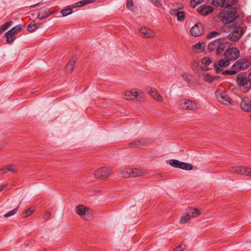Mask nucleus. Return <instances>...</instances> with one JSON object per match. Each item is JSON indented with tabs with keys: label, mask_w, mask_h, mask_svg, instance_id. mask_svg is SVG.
I'll return each instance as SVG.
<instances>
[{
	"label": "nucleus",
	"mask_w": 251,
	"mask_h": 251,
	"mask_svg": "<svg viewBox=\"0 0 251 251\" xmlns=\"http://www.w3.org/2000/svg\"><path fill=\"white\" fill-rule=\"evenodd\" d=\"M236 81L238 86L246 89V91H249L251 88V82L248 76H247L244 73L239 74L236 78Z\"/></svg>",
	"instance_id": "nucleus-1"
},
{
	"label": "nucleus",
	"mask_w": 251,
	"mask_h": 251,
	"mask_svg": "<svg viewBox=\"0 0 251 251\" xmlns=\"http://www.w3.org/2000/svg\"><path fill=\"white\" fill-rule=\"evenodd\" d=\"M237 17V13L235 9L228 10L223 17V21L225 23V27H228L234 26L233 22L236 20Z\"/></svg>",
	"instance_id": "nucleus-2"
},
{
	"label": "nucleus",
	"mask_w": 251,
	"mask_h": 251,
	"mask_svg": "<svg viewBox=\"0 0 251 251\" xmlns=\"http://www.w3.org/2000/svg\"><path fill=\"white\" fill-rule=\"evenodd\" d=\"M224 56L226 60L234 61L239 57L240 51L237 48L229 47L225 51Z\"/></svg>",
	"instance_id": "nucleus-3"
},
{
	"label": "nucleus",
	"mask_w": 251,
	"mask_h": 251,
	"mask_svg": "<svg viewBox=\"0 0 251 251\" xmlns=\"http://www.w3.org/2000/svg\"><path fill=\"white\" fill-rule=\"evenodd\" d=\"M250 66V62L247 58H242L237 60L232 66V69L237 72L246 70Z\"/></svg>",
	"instance_id": "nucleus-4"
},
{
	"label": "nucleus",
	"mask_w": 251,
	"mask_h": 251,
	"mask_svg": "<svg viewBox=\"0 0 251 251\" xmlns=\"http://www.w3.org/2000/svg\"><path fill=\"white\" fill-rule=\"evenodd\" d=\"M234 27H233V30L228 34V38L230 41L236 42L241 38L243 34V30L241 26Z\"/></svg>",
	"instance_id": "nucleus-5"
},
{
	"label": "nucleus",
	"mask_w": 251,
	"mask_h": 251,
	"mask_svg": "<svg viewBox=\"0 0 251 251\" xmlns=\"http://www.w3.org/2000/svg\"><path fill=\"white\" fill-rule=\"evenodd\" d=\"M111 173L112 171L110 168L102 167L96 171L95 176L97 179H103L108 177Z\"/></svg>",
	"instance_id": "nucleus-6"
},
{
	"label": "nucleus",
	"mask_w": 251,
	"mask_h": 251,
	"mask_svg": "<svg viewBox=\"0 0 251 251\" xmlns=\"http://www.w3.org/2000/svg\"><path fill=\"white\" fill-rule=\"evenodd\" d=\"M230 45L229 42L226 41L225 39L220 38L219 45L217 48L216 54L220 56L224 55L225 51L229 48Z\"/></svg>",
	"instance_id": "nucleus-7"
},
{
	"label": "nucleus",
	"mask_w": 251,
	"mask_h": 251,
	"mask_svg": "<svg viewBox=\"0 0 251 251\" xmlns=\"http://www.w3.org/2000/svg\"><path fill=\"white\" fill-rule=\"evenodd\" d=\"M231 173H236L247 176H251V169L244 167L234 166L229 169Z\"/></svg>",
	"instance_id": "nucleus-8"
},
{
	"label": "nucleus",
	"mask_w": 251,
	"mask_h": 251,
	"mask_svg": "<svg viewBox=\"0 0 251 251\" xmlns=\"http://www.w3.org/2000/svg\"><path fill=\"white\" fill-rule=\"evenodd\" d=\"M190 32L192 35L199 37L203 33L204 27L201 23H197L191 27Z\"/></svg>",
	"instance_id": "nucleus-9"
},
{
	"label": "nucleus",
	"mask_w": 251,
	"mask_h": 251,
	"mask_svg": "<svg viewBox=\"0 0 251 251\" xmlns=\"http://www.w3.org/2000/svg\"><path fill=\"white\" fill-rule=\"evenodd\" d=\"M216 97L218 101L220 102L226 104H232L231 100L229 97L226 92H223L221 94H218L217 91L216 92Z\"/></svg>",
	"instance_id": "nucleus-10"
},
{
	"label": "nucleus",
	"mask_w": 251,
	"mask_h": 251,
	"mask_svg": "<svg viewBox=\"0 0 251 251\" xmlns=\"http://www.w3.org/2000/svg\"><path fill=\"white\" fill-rule=\"evenodd\" d=\"M178 104L182 109L188 110H194L195 109L194 106L196 105L193 103L192 100L184 99L179 100Z\"/></svg>",
	"instance_id": "nucleus-11"
},
{
	"label": "nucleus",
	"mask_w": 251,
	"mask_h": 251,
	"mask_svg": "<svg viewBox=\"0 0 251 251\" xmlns=\"http://www.w3.org/2000/svg\"><path fill=\"white\" fill-rule=\"evenodd\" d=\"M53 13L54 12L50 9L42 7L39 10L37 18L42 20L52 15Z\"/></svg>",
	"instance_id": "nucleus-12"
},
{
	"label": "nucleus",
	"mask_w": 251,
	"mask_h": 251,
	"mask_svg": "<svg viewBox=\"0 0 251 251\" xmlns=\"http://www.w3.org/2000/svg\"><path fill=\"white\" fill-rule=\"evenodd\" d=\"M213 9L212 6L206 5H201L197 8L198 12L203 16H206L212 13Z\"/></svg>",
	"instance_id": "nucleus-13"
},
{
	"label": "nucleus",
	"mask_w": 251,
	"mask_h": 251,
	"mask_svg": "<svg viewBox=\"0 0 251 251\" xmlns=\"http://www.w3.org/2000/svg\"><path fill=\"white\" fill-rule=\"evenodd\" d=\"M241 109L245 111L251 112V100L248 97L242 99L240 103Z\"/></svg>",
	"instance_id": "nucleus-14"
},
{
	"label": "nucleus",
	"mask_w": 251,
	"mask_h": 251,
	"mask_svg": "<svg viewBox=\"0 0 251 251\" xmlns=\"http://www.w3.org/2000/svg\"><path fill=\"white\" fill-rule=\"evenodd\" d=\"M140 33L142 37L144 38H152L154 37V33L151 29L145 27H142L139 30Z\"/></svg>",
	"instance_id": "nucleus-15"
},
{
	"label": "nucleus",
	"mask_w": 251,
	"mask_h": 251,
	"mask_svg": "<svg viewBox=\"0 0 251 251\" xmlns=\"http://www.w3.org/2000/svg\"><path fill=\"white\" fill-rule=\"evenodd\" d=\"M170 13L171 15L176 17L177 20L179 21H182L185 18V14L184 12L181 11L178 9L171 10Z\"/></svg>",
	"instance_id": "nucleus-16"
},
{
	"label": "nucleus",
	"mask_w": 251,
	"mask_h": 251,
	"mask_svg": "<svg viewBox=\"0 0 251 251\" xmlns=\"http://www.w3.org/2000/svg\"><path fill=\"white\" fill-rule=\"evenodd\" d=\"M148 143V140L146 139L141 138L135 140L128 144L129 146L133 148L141 147Z\"/></svg>",
	"instance_id": "nucleus-17"
},
{
	"label": "nucleus",
	"mask_w": 251,
	"mask_h": 251,
	"mask_svg": "<svg viewBox=\"0 0 251 251\" xmlns=\"http://www.w3.org/2000/svg\"><path fill=\"white\" fill-rule=\"evenodd\" d=\"M148 90L151 96L154 99L158 101H162L163 99L161 96L159 94V93L155 89L150 87L148 89Z\"/></svg>",
	"instance_id": "nucleus-18"
},
{
	"label": "nucleus",
	"mask_w": 251,
	"mask_h": 251,
	"mask_svg": "<svg viewBox=\"0 0 251 251\" xmlns=\"http://www.w3.org/2000/svg\"><path fill=\"white\" fill-rule=\"evenodd\" d=\"M125 99L127 100H134L138 98V92L135 90L126 91L125 94Z\"/></svg>",
	"instance_id": "nucleus-19"
},
{
	"label": "nucleus",
	"mask_w": 251,
	"mask_h": 251,
	"mask_svg": "<svg viewBox=\"0 0 251 251\" xmlns=\"http://www.w3.org/2000/svg\"><path fill=\"white\" fill-rule=\"evenodd\" d=\"M15 33L13 30L10 29L8 31H7L4 34V37L6 38V42L8 44H11L13 43L16 39V37L15 36Z\"/></svg>",
	"instance_id": "nucleus-20"
},
{
	"label": "nucleus",
	"mask_w": 251,
	"mask_h": 251,
	"mask_svg": "<svg viewBox=\"0 0 251 251\" xmlns=\"http://www.w3.org/2000/svg\"><path fill=\"white\" fill-rule=\"evenodd\" d=\"M15 33L13 30L10 29L8 31H7L4 34V37L6 38V42L8 44H11L13 43L16 39V37L15 36Z\"/></svg>",
	"instance_id": "nucleus-21"
},
{
	"label": "nucleus",
	"mask_w": 251,
	"mask_h": 251,
	"mask_svg": "<svg viewBox=\"0 0 251 251\" xmlns=\"http://www.w3.org/2000/svg\"><path fill=\"white\" fill-rule=\"evenodd\" d=\"M89 208L83 205H78L75 207V211L76 213L79 216L84 215L87 212H88Z\"/></svg>",
	"instance_id": "nucleus-22"
},
{
	"label": "nucleus",
	"mask_w": 251,
	"mask_h": 251,
	"mask_svg": "<svg viewBox=\"0 0 251 251\" xmlns=\"http://www.w3.org/2000/svg\"><path fill=\"white\" fill-rule=\"evenodd\" d=\"M219 41L220 38L209 43L207 47L208 50L209 51H212L215 50L216 52H217V48L218 45H219Z\"/></svg>",
	"instance_id": "nucleus-23"
},
{
	"label": "nucleus",
	"mask_w": 251,
	"mask_h": 251,
	"mask_svg": "<svg viewBox=\"0 0 251 251\" xmlns=\"http://www.w3.org/2000/svg\"><path fill=\"white\" fill-rule=\"evenodd\" d=\"M186 210L189 213L191 218H196L201 214L200 210L197 208L189 207Z\"/></svg>",
	"instance_id": "nucleus-24"
},
{
	"label": "nucleus",
	"mask_w": 251,
	"mask_h": 251,
	"mask_svg": "<svg viewBox=\"0 0 251 251\" xmlns=\"http://www.w3.org/2000/svg\"><path fill=\"white\" fill-rule=\"evenodd\" d=\"M75 66V60L72 59L66 65L65 70L67 72L71 73L73 71Z\"/></svg>",
	"instance_id": "nucleus-25"
},
{
	"label": "nucleus",
	"mask_w": 251,
	"mask_h": 251,
	"mask_svg": "<svg viewBox=\"0 0 251 251\" xmlns=\"http://www.w3.org/2000/svg\"><path fill=\"white\" fill-rule=\"evenodd\" d=\"M190 218V215H189V213L187 211V212L183 213L181 215L179 222L181 224H185L188 222Z\"/></svg>",
	"instance_id": "nucleus-26"
},
{
	"label": "nucleus",
	"mask_w": 251,
	"mask_h": 251,
	"mask_svg": "<svg viewBox=\"0 0 251 251\" xmlns=\"http://www.w3.org/2000/svg\"><path fill=\"white\" fill-rule=\"evenodd\" d=\"M129 171L131 173V177H136L140 176H142L144 172L142 170H140L138 169H130Z\"/></svg>",
	"instance_id": "nucleus-27"
},
{
	"label": "nucleus",
	"mask_w": 251,
	"mask_h": 251,
	"mask_svg": "<svg viewBox=\"0 0 251 251\" xmlns=\"http://www.w3.org/2000/svg\"><path fill=\"white\" fill-rule=\"evenodd\" d=\"M40 25L36 24L34 21H32L27 26V30L30 32L34 31Z\"/></svg>",
	"instance_id": "nucleus-28"
},
{
	"label": "nucleus",
	"mask_w": 251,
	"mask_h": 251,
	"mask_svg": "<svg viewBox=\"0 0 251 251\" xmlns=\"http://www.w3.org/2000/svg\"><path fill=\"white\" fill-rule=\"evenodd\" d=\"M236 2V0H224L223 2L224 8H228L234 5Z\"/></svg>",
	"instance_id": "nucleus-29"
},
{
	"label": "nucleus",
	"mask_w": 251,
	"mask_h": 251,
	"mask_svg": "<svg viewBox=\"0 0 251 251\" xmlns=\"http://www.w3.org/2000/svg\"><path fill=\"white\" fill-rule=\"evenodd\" d=\"M193 168V166L191 164L187 163L185 162H181L180 169L186 170L190 171L192 170Z\"/></svg>",
	"instance_id": "nucleus-30"
},
{
	"label": "nucleus",
	"mask_w": 251,
	"mask_h": 251,
	"mask_svg": "<svg viewBox=\"0 0 251 251\" xmlns=\"http://www.w3.org/2000/svg\"><path fill=\"white\" fill-rule=\"evenodd\" d=\"M181 161L176 159H171L170 160V164L175 168H180L181 164Z\"/></svg>",
	"instance_id": "nucleus-31"
},
{
	"label": "nucleus",
	"mask_w": 251,
	"mask_h": 251,
	"mask_svg": "<svg viewBox=\"0 0 251 251\" xmlns=\"http://www.w3.org/2000/svg\"><path fill=\"white\" fill-rule=\"evenodd\" d=\"M229 60L224 59L220 60L218 63H217V65L221 67H226L229 65Z\"/></svg>",
	"instance_id": "nucleus-32"
},
{
	"label": "nucleus",
	"mask_w": 251,
	"mask_h": 251,
	"mask_svg": "<svg viewBox=\"0 0 251 251\" xmlns=\"http://www.w3.org/2000/svg\"><path fill=\"white\" fill-rule=\"evenodd\" d=\"M218 78L217 76H212L208 74H205L204 75V80L210 83L212 82L216 78Z\"/></svg>",
	"instance_id": "nucleus-33"
},
{
	"label": "nucleus",
	"mask_w": 251,
	"mask_h": 251,
	"mask_svg": "<svg viewBox=\"0 0 251 251\" xmlns=\"http://www.w3.org/2000/svg\"><path fill=\"white\" fill-rule=\"evenodd\" d=\"M220 32L215 31H212L206 35L207 39H210L213 38L218 37L220 36Z\"/></svg>",
	"instance_id": "nucleus-34"
},
{
	"label": "nucleus",
	"mask_w": 251,
	"mask_h": 251,
	"mask_svg": "<svg viewBox=\"0 0 251 251\" xmlns=\"http://www.w3.org/2000/svg\"><path fill=\"white\" fill-rule=\"evenodd\" d=\"M73 10L71 8V7L64 9L61 10L60 13L62 15V17H65L67 16L70 14H71L73 13Z\"/></svg>",
	"instance_id": "nucleus-35"
},
{
	"label": "nucleus",
	"mask_w": 251,
	"mask_h": 251,
	"mask_svg": "<svg viewBox=\"0 0 251 251\" xmlns=\"http://www.w3.org/2000/svg\"><path fill=\"white\" fill-rule=\"evenodd\" d=\"M130 169L126 170H123L120 173L121 176L124 178H128L131 177V173L129 171Z\"/></svg>",
	"instance_id": "nucleus-36"
},
{
	"label": "nucleus",
	"mask_w": 251,
	"mask_h": 251,
	"mask_svg": "<svg viewBox=\"0 0 251 251\" xmlns=\"http://www.w3.org/2000/svg\"><path fill=\"white\" fill-rule=\"evenodd\" d=\"M34 212V210L32 209L31 208H29L27 209L26 211L23 212L22 213V215L23 217L26 218L29 216H30Z\"/></svg>",
	"instance_id": "nucleus-37"
},
{
	"label": "nucleus",
	"mask_w": 251,
	"mask_h": 251,
	"mask_svg": "<svg viewBox=\"0 0 251 251\" xmlns=\"http://www.w3.org/2000/svg\"><path fill=\"white\" fill-rule=\"evenodd\" d=\"M206 46L205 42H199L194 45V47L197 50H204Z\"/></svg>",
	"instance_id": "nucleus-38"
},
{
	"label": "nucleus",
	"mask_w": 251,
	"mask_h": 251,
	"mask_svg": "<svg viewBox=\"0 0 251 251\" xmlns=\"http://www.w3.org/2000/svg\"><path fill=\"white\" fill-rule=\"evenodd\" d=\"M204 0H190V4L192 7L195 8L197 5L201 3Z\"/></svg>",
	"instance_id": "nucleus-39"
},
{
	"label": "nucleus",
	"mask_w": 251,
	"mask_h": 251,
	"mask_svg": "<svg viewBox=\"0 0 251 251\" xmlns=\"http://www.w3.org/2000/svg\"><path fill=\"white\" fill-rule=\"evenodd\" d=\"M201 62L202 64L207 66L211 63V60L210 58L208 57H204L201 59Z\"/></svg>",
	"instance_id": "nucleus-40"
},
{
	"label": "nucleus",
	"mask_w": 251,
	"mask_h": 251,
	"mask_svg": "<svg viewBox=\"0 0 251 251\" xmlns=\"http://www.w3.org/2000/svg\"><path fill=\"white\" fill-rule=\"evenodd\" d=\"M212 4L216 7L222 6L223 7L224 0H212Z\"/></svg>",
	"instance_id": "nucleus-41"
},
{
	"label": "nucleus",
	"mask_w": 251,
	"mask_h": 251,
	"mask_svg": "<svg viewBox=\"0 0 251 251\" xmlns=\"http://www.w3.org/2000/svg\"><path fill=\"white\" fill-rule=\"evenodd\" d=\"M18 208V207H17V208H15L14 209H13L9 212H8L7 213L4 214V217L8 218V217H9L10 216H12L15 215L17 212Z\"/></svg>",
	"instance_id": "nucleus-42"
},
{
	"label": "nucleus",
	"mask_w": 251,
	"mask_h": 251,
	"mask_svg": "<svg viewBox=\"0 0 251 251\" xmlns=\"http://www.w3.org/2000/svg\"><path fill=\"white\" fill-rule=\"evenodd\" d=\"M236 70L233 69L232 70H226L222 72V74L224 75H233L237 73Z\"/></svg>",
	"instance_id": "nucleus-43"
},
{
	"label": "nucleus",
	"mask_w": 251,
	"mask_h": 251,
	"mask_svg": "<svg viewBox=\"0 0 251 251\" xmlns=\"http://www.w3.org/2000/svg\"><path fill=\"white\" fill-rule=\"evenodd\" d=\"M22 29V25H18L13 28L11 29V30H13V31H14V33L15 34L18 32H19L21 31Z\"/></svg>",
	"instance_id": "nucleus-44"
},
{
	"label": "nucleus",
	"mask_w": 251,
	"mask_h": 251,
	"mask_svg": "<svg viewBox=\"0 0 251 251\" xmlns=\"http://www.w3.org/2000/svg\"><path fill=\"white\" fill-rule=\"evenodd\" d=\"M12 23H13L12 21H10L8 22L5 23L4 24H3V25H1L2 29H3L4 30V31H5L8 28H9L11 25Z\"/></svg>",
	"instance_id": "nucleus-45"
},
{
	"label": "nucleus",
	"mask_w": 251,
	"mask_h": 251,
	"mask_svg": "<svg viewBox=\"0 0 251 251\" xmlns=\"http://www.w3.org/2000/svg\"><path fill=\"white\" fill-rule=\"evenodd\" d=\"M214 67L217 74H220L221 72H223V69L221 68V67L219 66L217 63L214 64Z\"/></svg>",
	"instance_id": "nucleus-46"
},
{
	"label": "nucleus",
	"mask_w": 251,
	"mask_h": 251,
	"mask_svg": "<svg viewBox=\"0 0 251 251\" xmlns=\"http://www.w3.org/2000/svg\"><path fill=\"white\" fill-rule=\"evenodd\" d=\"M133 6V2L132 0H127L126 3V7L130 9Z\"/></svg>",
	"instance_id": "nucleus-47"
},
{
	"label": "nucleus",
	"mask_w": 251,
	"mask_h": 251,
	"mask_svg": "<svg viewBox=\"0 0 251 251\" xmlns=\"http://www.w3.org/2000/svg\"><path fill=\"white\" fill-rule=\"evenodd\" d=\"M50 215H51V212L50 211H47L45 212V213L44 215V218L45 220H48L49 219Z\"/></svg>",
	"instance_id": "nucleus-48"
},
{
	"label": "nucleus",
	"mask_w": 251,
	"mask_h": 251,
	"mask_svg": "<svg viewBox=\"0 0 251 251\" xmlns=\"http://www.w3.org/2000/svg\"><path fill=\"white\" fill-rule=\"evenodd\" d=\"M183 79L187 82H189L190 80V76L186 74L182 75Z\"/></svg>",
	"instance_id": "nucleus-49"
},
{
	"label": "nucleus",
	"mask_w": 251,
	"mask_h": 251,
	"mask_svg": "<svg viewBox=\"0 0 251 251\" xmlns=\"http://www.w3.org/2000/svg\"><path fill=\"white\" fill-rule=\"evenodd\" d=\"M6 167L8 172L11 171L14 173L16 172L15 169L13 167V166L12 165H8L7 166H6Z\"/></svg>",
	"instance_id": "nucleus-50"
},
{
	"label": "nucleus",
	"mask_w": 251,
	"mask_h": 251,
	"mask_svg": "<svg viewBox=\"0 0 251 251\" xmlns=\"http://www.w3.org/2000/svg\"><path fill=\"white\" fill-rule=\"evenodd\" d=\"M184 246L183 247L182 245H179L176 248V251H182L184 249Z\"/></svg>",
	"instance_id": "nucleus-51"
},
{
	"label": "nucleus",
	"mask_w": 251,
	"mask_h": 251,
	"mask_svg": "<svg viewBox=\"0 0 251 251\" xmlns=\"http://www.w3.org/2000/svg\"><path fill=\"white\" fill-rule=\"evenodd\" d=\"M151 2L156 6H159L160 5V2L158 0H151Z\"/></svg>",
	"instance_id": "nucleus-52"
},
{
	"label": "nucleus",
	"mask_w": 251,
	"mask_h": 251,
	"mask_svg": "<svg viewBox=\"0 0 251 251\" xmlns=\"http://www.w3.org/2000/svg\"><path fill=\"white\" fill-rule=\"evenodd\" d=\"M96 0H83L84 3L85 4H87L89 3H91L95 2Z\"/></svg>",
	"instance_id": "nucleus-53"
},
{
	"label": "nucleus",
	"mask_w": 251,
	"mask_h": 251,
	"mask_svg": "<svg viewBox=\"0 0 251 251\" xmlns=\"http://www.w3.org/2000/svg\"><path fill=\"white\" fill-rule=\"evenodd\" d=\"M69 7H71L72 9V8L79 7L78 2L69 6Z\"/></svg>",
	"instance_id": "nucleus-54"
},
{
	"label": "nucleus",
	"mask_w": 251,
	"mask_h": 251,
	"mask_svg": "<svg viewBox=\"0 0 251 251\" xmlns=\"http://www.w3.org/2000/svg\"><path fill=\"white\" fill-rule=\"evenodd\" d=\"M7 172H8V170L7 169V167L6 166L2 168L0 170V172H1V174H4V173H6Z\"/></svg>",
	"instance_id": "nucleus-55"
},
{
	"label": "nucleus",
	"mask_w": 251,
	"mask_h": 251,
	"mask_svg": "<svg viewBox=\"0 0 251 251\" xmlns=\"http://www.w3.org/2000/svg\"><path fill=\"white\" fill-rule=\"evenodd\" d=\"M78 2L79 7L85 5V3H84L83 0L79 1H78Z\"/></svg>",
	"instance_id": "nucleus-56"
},
{
	"label": "nucleus",
	"mask_w": 251,
	"mask_h": 251,
	"mask_svg": "<svg viewBox=\"0 0 251 251\" xmlns=\"http://www.w3.org/2000/svg\"><path fill=\"white\" fill-rule=\"evenodd\" d=\"M6 186V185L5 184L0 185V191H2L4 188H5Z\"/></svg>",
	"instance_id": "nucleus-57"
},
{
	"label": "nucleus",
	"mask_w": 251,
	"mask_h": 251,
	"mask_svg": "<svg viewBox=\"0 0 251 251\" xmlns=\"http://www.w3.org/2000/svg\"><path fill=\"white\" fill-rule=\"evenodd\" d=\"M4 31V30L2 29V27L1 26L0 27V35Z\"/></svg>",
	"instance_id": "nucleus-58"
},
{
	"label": "nucleus",
	"mask_w": 251,
	"mask_h": 251,
	"mask_svg": "<svg viewBox=\"0 0 251 251\" xmlns=\"http://www.w3.org/2000/svg\"><path fill=\"white\" fill-rule=\"evenodd\" d=\"M39 3H36V4H34V5H31V6H30V7H35L36 6H37V5H39Z\"/></svg>",
	"instance_id": "nucleus-59"
},
{
	"label": "nucleus",
	"mask_w": 251,
	"mask_h": 251,
	"mask_svg": "<svg viewBox=\"0 0 251 251\" xmlns=\"http://www.w3.org/2000/svg\"><path fill=\"white\" fill-rule=\"evenodd\" d=\"M1 145L0 144V149L1 148Z\"/></svg>",
	"instance_id": "nucleus-60"
}]
</instances>
